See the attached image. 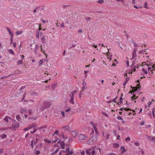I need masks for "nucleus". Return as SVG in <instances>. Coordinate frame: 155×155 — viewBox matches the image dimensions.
Wrapping results in <instances>:
<instances>
[{"label": "nucleus", "mask_w": 155, "mask_h": 155, "mask_svg": "<svg viewBox=\"0 0 155 155\" xmlns=\"http://www.w3.org/2000/svg\"><path fill=\"white\" fill-rule=\"evenodd\" d=\"M97 141V137L96 136H93L87 141V143L91 145H94L96 143Z\"/></svg>", "instance_id": "f257e3e1"}, {"label": "nucleus", "mask_w": 155, "mask_h": 155, "mask_svg": "<svg viewBox=\"0 0 155 155\" xmlns=\"http://www.w3.org/2000/svg\"><path fill=\"white\" fill-rule=\"evenodd\" d=\"M87 155H96L97 151L95 149L93 148L87 149L86 151Z\"/></svg>", "instance_id": "f03ea898"}, {"label": "nucleus", "mask_w": 155, "mask_h": 155, "mask_svg": "<svg viewBox=\"0 0 155 155\" xmlns=\"http://www.w3.org/2000/svg\"><path fill=\"white\" fill-rule=\"evenodd\" d=\"M102 134L103 135V140L106 142L107 140L108 139L110 136V133L108 131L105 130L104 132H102Z\"/></svg>", "instance_id": "7ed1b4c3"}, {"label": "nucleus", "mask_w": 155, "mask_h": 155, "mask_svg": "<svg viewBox=\"0 0 155 155\" xmlns=\"http://www.w3.org/2000/svg\"><path fill=\"white\" fill-rule=\"evenodd\" d=\"M20 126V124L16 120H15L12 123V129L14 130H15L18 128Z\"/></svg>", "instance_id": "20e7f679"}, {"label": "nucleus", "mask_w": 155, "mask_h": 155, "mask_svg": "<svg viewBox=\"0 0 155 155\" xmlns=\"http://www.w3.org/2000/svg\"><path fill=\"white\" fill-rule=\"evenodd\" d=\"M142 71L145 74L148 73V71H147V68H148V64H147L145 62H143L142 63Z\"/></svg>", "instance_id": "39448f33"}, {"label": "nucleus", "mask_w": 155, "mask_h": 155, "mask_svg": "<svg viewBox=\"0 0 155 155\" xmlns=\"http://www.w3.org/2000/svg\"><path fill=\"white\" fill-rule=\"evenodd\" d=\"M87 136L83 134H79L77 136V137L79 140H84L87 139Z\"/></svg>", "instance_id": "423d86ee"}, {"label": "nucleus", "mask_w": 155, "mask_h": 155, "mask_svg": "<svg viewBox=\"0 0 155 155\" xmlns=\"http://www.w3.org/2000/svg\"><path fill=\"white\" fill-rule=\"evenodd\" d=\"M146 137L148 140L150 142H155V137L153 136H150L146 135Z\"/></svg>", "instance_id": "0eeeda50"}, {"label": "nucleus", "mask_w": 155, "mask_h": 155, "mask_svg": "<svg viewBox=\"0 0 155 155\" xmlns=\"http://www.w3.org/2000/svg\"><path fill=\"white\" fill-rule=\"evenodd\" d=\"M12 120V121L14 120L13 119H12V118L11 117H10L8 116H6L4 119V120L5 121V123H8L10 121H11Z\"/></svg>", "instance_id": "6e6552de"}, {"label": "nucleus", "mask_w": 155, "mask_h": 155, "mask_svg": "<svg viewBox=\"0 0 155 155\" xmlns=\"http://www.w3.org/2000/svg\"><path fill=\"white\" fill-rule=\"evenodd\" d=\"M40 131L41 132H47L48 130L46 128V126H42L39 128Z\"/></svg>", "instance_id": "1a4fd4ad"}, {"label": "nucleus", "mask_w": 155, "mask_h": 155, "mask_svg": "<svg viewBox=\"0 0 155 155\" xmlns=\"http://www.w3.org/2000/svg\"><path fill=\"white\" fill-rule=\"evenodd\" d=\"M38 139L36 138L35 140H32L31 143V146L32 149H33L35 145L38 143Z\"/></svg>", "instance_id": "9d476101"}, {"label": "nucleus", "mask_w": 155, "mask_h": 155, "mask_svg": "<svg viewBox=\"0 0 155 155\" xmlns=\"http://www.w3.org/2000/svg\"><path fill=\"white\" fill-rule=\"evenodd\" d=\"M58 143L60 144L61 146V148L62 149H64V143L63 141H59L58 142Z\"/></svg>", "instance_id": "9b49d317"}, {"label": "nucleus", "mask_w": 155, "mask_h": 155, "mask_svg": "<svg viewBox=\"0 0 155 155\" xmlns=\"http://www.w3.org/2000/svg\"><path fill=\"white\" fill-rule=\"evenodd\" d=\"M78 134V132L76 131H74L71 132V135L74 137H76L77 135Z\"/></svg>", "instance_id": "f8f14e48"}, {"label": "nucleus", "mask_w": 155, "mask_h": 155, "mask_svg": "<svg viewBox=\"0 0 155 155\" xmlns=\"http://www.w3.org/2000/svg\"><path fill=\"white\" fill-rule=\"evenodd\" d=\"M69 96H70L71 98V99L70 101V103L71 104H74V102L73 101L74 96L73 95H71V94H70Z\"/></svg>", "instance_id": "ddd939ff"}, {"label": "nucleus", "mask_w": 155, "mask_h": 155, "mask_svg": "<svg viewBox=\"0 0 155 155\" xmlns=\"http://www.w3.org/2000/svg\"><path fill=\"white\" fill-rule=\"evenodd\" d=\"M119 146V144L117 143H113V147L114 148H117Z\"/></svg>", "instance_id": "4468645a"}, {"label": "nucleus", "mask_w": 155, "mask_h": 155, "mask_svg": "<svg viewBox=\"0 0 155 155\" xmlns=\"http://www.w3.org/2000/svg\"><path fill=\"white\" fill-rule=\"evenodd\" d=\"M121 153H123L126 152L125 147L123 146L120 147Z\"/></svg>", "instance_id": "2eb2a0df"}, {"label": "nucleus", "mask_w": 155, "mask_h": 155, "mask_svg": "<svg viewBox=\"0 0 155 155\" xmlns=\"http://www.w3.org/2000/svg\"><path fill=\"white\" fill-rule=\"evenodd\" d=\"M92 125V127L94 128V130L97 129V124H94L93 122H91L90 123Z\"/></svg>", "instance_id": "dca6fc26"}, {"label": "nucleus", "mask_w": 155, "mask_h": 155, "mask_svg": "<svg viewBox=\"0 0 155 155\" xmlns=\"http://www.w3.org/2000/svg\"><path fill=\"white\" fill-rule=\"evenodd\" d=\"M33 127L32 126H28L27 127L24 128L23 130L24 131H26L31 129Z\"/></svg>", "instance_id": "f3484780"}, {"label": "nucleus", "mask_w": 155, "mask_h": 155, "mask_svg": "<svg viewBox=\"0 0 155 155\" xmlns=\"http://www.w3.org/2000/svg\"><path fill=\"white\" fill-rule=\"evenodd\" d=\"M152 69L151 71L152 73L154 74H155V64H154L152 67Z\"/></svg>", "instance_id": "a211bd4d"}, {"label": "nucleus", "mask_w": 155, "mask_h": 155, "mask_svg": "<svg viewBox=\"0 0 155 155\" xmlns=\"http://www.w3.org/2000/svg\"><path fill=\"white\" fill-rule=\"evenodd\" d=\"M6 28L9 34L11 36H12V37H13V34L12 33V32H11V30L10 29V28Z\"/></svg>", "instance_id": "6ab92c4d"}, {"label": "nucleus", "mask_w": 155, "mask_h": 155, "mask_svg": "<svg viewBox=\"0 0 155 155\" xmlns=\"http://www.w3.org/2000/svg\"><path fill=\"white\" fill-rule=\"evenodd\" d=\"M62 128L64 130H69L70 129V128L68 126H66L64 127H62Z\"/></svg>", "instance_id": "aec40b11"}, {"label": "nucleus", "mask_w": 155, "mask_h": 155, "mask_svg": "<svg viewBox=\"0 0 155 155\" xmlns=\"http://www.w3.org/2000/svg\"><path fill=\"white\" fill-rule=\"evenodd\" d=\"M0 137L2 139H5L7 137V136L5 134H2L0 135Z\"/></svg>", "instance_id": "412c9836"}, {"label": "nucleus", "mask_w": 155, "mask_h": 155, "mask_svg": "<svg viewBox=\"0 0 155 155\" xmlns=\"http://www.w3.org/2000/svg\"><path fill=\"white\" fill-rule=\"evenodd\" d=\"M137 56V54L135 52H133L132 54V57L131 58V60H132L134 58Z\"/></svg>", "instance_id": "4be33fe9"}, {"label": "nucleus", "mask_w": 155, "mask_h": 155, "mask_svg": "<svg viewBox=\"0 0 155 155\" xmlns=\"http://www.w3.org/2000/svg\"><path fill=\"white\" fill-rule=\"evenodd\" d=\"M23 32V31H16L15 33L16 35H18L21 34Z\"/></svg>", "instance_id": "5701e85b"}, {"label": "nucleus", "mask_w": 155, "mask_h": 155, "mask_svg": "<svg viewBox=\"0 0 155 155\" xmlns=\"http://www.w3.org/2000/svg\"><path fill=\"white\" fill-rule=\"evenodd\" d=\"M116 98H115L114 99H113V100L109 101H108V103H111L113 102L114 101L116 103H117V101H116Z\"/></svg>", "instance_id": "b1692460"}, {"label": "nucleus", "mask_w": 155, "mask_h": 155, "mask_svg": "<svg viewBox=\"0 0 155 155\" xmlns=\"http://www.w3.org/2000/svg\"><path fill=\"white\" fill-rule=\"evenodd\" d=\"M36 37L38 38H40L39 31L38 30L36 32Z\"/></svg>", "instance_id": "393cba45"}, {"label": "nucleus", "mask_w": 155, "mask_h": 155, "mask_svg": "<svg viewBox=\"0 0 155 155\" xmlns=\"http://www.w3.org/2000/svg\"><path fill=\"white\" fill-rule=\"evenodd\" d=\"M16 119L18 121H20L21 120V117L19 115H17L16 116Z\"/></svg>", "instance_id": "a878e982"}, {"label": "nucleus", "mask_w": 155, "mask_h": 155, "mask_svg": "<svg viewBox=\"0 0 155 155\" xmlns=\"http://www.w3.org/2000/svg\"><path fill=\"white\" fill-rule=\"evenodd\" d=\"M148 68H147V69L148 70V72L149 73H150V72H151V71H151V69H152V67H149L148 65Z\"/></svg>", "instance_id": "bb28decb"}, {"label": "nucleus", "mask_w": 155, "mask_h": 155, "mask_svg": "<svg viewBox=\"0 0 155 155\" xmlns=\"http://www.w3.org/2000/svg\"><path fill=\"white\" fill-rule=\"evenodd\" d=\"M23 61L21 60H19L17 61V63L18 64H22Z\"/></svg>", "instance_id": "cd10ccee"}, {"label": "nucleus", "mask_w": 155, "mask_h": 155, "mask_svg": "<svg viewBox=\"0 0 155 155\" xmlns=\"http://www.w3.org/2000/svg\"><path fill=\"white\" fill-rule=\"evenodd\" d=\"M73 153V152L72 150H71V151L69 152V153H68L66 155H70V154H72Z\"/></svg>", "instance_id": "c85d7f7f"}, {"label": "nucleus", "mask_w": 155, "mask_h": 155, "mask_svg": "<svg viewBox=\"0 0 155 155\" xmlns=\"http://www.w3.org/2000/svg\"><path fill=\"white\" fill-rule=\"evenodd\" d=\"M44 141L46 143H51V141L50 140H48L47 139H45L44 140Z\"/></svg>", "instance_id": "c756f323"}, {"label": "nucleus", "mask_w": 155, "mask_h": 155, "mask_svg": "<svg viewBox=\"0 0 155 155\" xmlns=\"http://www.w3.org/2000/svg\"><path fill=\"white\" fill-rule=\"evenodd\" d=\"M76 93H77L76 90H75L73 91H72L71 92V95H73V96H74V94Z\"/></svg>", "instance_id": "7c9ffc66"}, {"label": "nucleus", "mask_w": 155, "mask_h": 155, "mask_svg": "<svg viewBox=\"0 0 155 155\" xmlns=\"http://www.w3.org/2000/svg\"><path fill=\"white\" fill-rule=\"evenodd\" d=\"M104 2V1L103 0H99L97 1V2L100 4H102Z\"/></svg>", "instance_id": "2f4dec72"}, {"label": "nucleus", "mask_w": 155, "mask_h": 155, "mask_svg": "<svg viewBox=\"0 0 155 155\" xmlns=\"http://www.w3.org/2000/svg\"><path fill=\"white\" fill-rule=\"evenodd\" d=\"M117 119L118 120H123V118L121 117L120 116H118L117 117Z\"/></svg>", "instance_id": "473e14b6"}, {"label": "nucleus", "mask_w": 155, "mask_h": 155, "mask_svg": "<svg viewBox=\"0 0 155 155\" xmlns=\"http://www.w3.org/2000/svg\"><path fill=\"white\" fill-rule=\"evenodd\" d=\"M124 110L125 111H128L130 110H131L130 108H126V107L124 108Z\"/></svg>", "instance_id": "72a5a7b5"}, {"label": "nucleus", "mask_w": 155, "mask_h": 155, "mask_svg": "<svg viewBox=\"0 0 155 155\" xmlns=\"http://www.w3.org/2000/svg\"><path fill=\"white\" fill-rule=\"evenodd\" d=\"M40 153V152L39 150L36 151L35 154L36 155H38Z\"/></svg>", "instance_id": "f704fd0d"}, {"label": "nucleus", "mask_w": 155, "mask_h": 155, "mask_svg": "<svg viewBox=\"0 0 155 155\" xmlns=\"http://www.w3.org/2000/svg\"><path fill=\"white\" fill-rule=\"evenodd\" d=\"M135 145L137 146H140V144L138 142H135L134 143Z\"/></svg>", "instance_id": "c9c22d12"}, {"label": "nucleus", "mask_w": 155, "mask_h": 155, "mask_svg": "<svg viewBox=\"0 0 155 155\" xmlns=\"http://www.w3.org/2000/svg\"><path fill=\"white\" fill-rule=\"evenodd\" d=\"M130 137H128L127 138H125V141H130Z\"/></svg>", "instance_id": "e433bc0d"}, {"label": "nucleus", "mask_w": 155, "mask_h": 155, "mask_svg": "<svg viewBox=\"0 0 155 155\" xmlns=\"http://www.w3.org/2000/svg\"><path fill=\"white\" fill-rule=\"evenodd\" d=\"M36 129L34 128V129H33V130H31V131H30V133H31V134H33V133H34L35 132V131H36Z\"/></svg>", "instance_id": "4c0bfd02"}, {"label": "nucleus", "mask_w": 155, "mask_h": 155, "mask_svg": "<svg viewBox=\"0 0 155 155\" xmlns=\"http://www.w3.org/2000/svg\"><path fill=\"white\" fill-rule=\"evenodd\" d=\"M94 130H95V133L96 134L98 135H99L100 133L98 132V131L97 129Z\"/></svg>", "instance_id": "58836bf2"}, {"label": "nucleus", "mask_w": 155, "mask_h": 155, "mask_svg": "<svg viewBox=\"0 0 155 155\" xmlns=\"http://www.w3.org/2000/svg\"><path fill=\"white\" fill-rule=\"evenodd\" d=\"M148 5L147 4V3L146 2L145 3L144 5V7L146 8H148V7H147Z\"/></svg>", "instance_id": "ea45409f"}, {"label": "nucleus", "mask_w": 155, "mask_h": 155, "mask_svg": "<svg viewBox=\"0 0 155 155\" xmlns=\"http://www.w3.org/2000/svg\"><path fill=\"white\" fill-rule=\"evenodd\" d=\"M56 85H57L56 84H53L52 85L51 87L53 90H54V89L55 88V87L56 86Z\"/></svg>", "instance_id": "a19ab883"}, {"label": "nucleus", "mask_w": 155, "mask_h": 155, "mask_svg": "<svg viewBox=\"0 0 155 155\" xmlns=\"http://www.w3.org/2000/svg\"><path fill=\"white\" fill-rule=\"evenodd\" d=\"M28 115L29 116L31 115V110L30 109L29 110L28 113Z\"/></svg>", "instance_id": "79ce46f5"}, {"label": "nucleus", "mask_w": 155, "mask_h": 155, "mask_svg": "<svg viewBox=\"0 0 155 155\" xmlns=\"http://www.w3.org/2000/svg\"><path fill=\"white\" fill-rule=\"evenodd\" d=\"M60 149L59 148H58L55 150V151L54 152L56 153L57 152H58L59 151Z\"/></svg>", "instance_id": "37998d69"}, {"label": "nucleus", "mask_w": 155, "mask_h": 155, "mask_svg": "<svg viewBox=\"0 0 155 155\" xmlns=\"http://www.w3.org/2000/svg\"><path fill=\"white\" fill-rule=\"evenodd\" d=\"M69 150L70 149L69 147L67 148L65 150L66 151L67 153H69V152L71 151H69Z\"/></svg>", "instance_id": "c03bdc74"}, {"label": "nucleus", "mask_w": 155, "mask_h": 155, "mask_svg": "<svg viewBox=\"0 0 155 155\" xmlns=\"http://www.w3.org/2000/svg\"><path fill=\"white\" fill-rule=\"evenodd\" d=\"M60 26L61 27V28H62V27H64V23H61L60 25Z\"/></svg>", "instance_id": "a18cd8bd"}, {"label": "nucleus", "mask_w": 155, "mask_h": 155, "mask_svg": "<svg viewBox=\"0 0 155 155\" xmlns=\"http://www.w3.org/2000/svg\"><path fill=\"white\" fill-rule=\"evenodd\" d=\"M47 105H45V107H46L47 108H48L51 105V104H46Z\"/></svg>", "instance_id": "49530a36"}, {"label": "nucleus", "mask_w": 155, "mask_h": 155, "mask_svg": "<svg viewBox=\"0 0 155 155\" xmlns=\"http://www.w3.org/2000/svg\"><path fill=\"white\" fill-rule=\"evenodd\" d=\"M81 155H84V154H85L84 151V150H83L81 152Z\"/></svg>", "instance_id": "de8ad7c7"}, {"label": "nucleus", "mask_w": 155, "mask_h": 155, "mask_svg": "<svg viewBox=\"0 0 155 155\" xmlns=\"http://www.w3.org/2000/svg\"><path fill=\"white\" fill-rule=\"evenodd\" d=\"M61 113L63 117H64L65 116V112L64 111H62L61 112Z\"/></svg>", "instance_id": "09e8293b"}, {"label": "nucleus", "mask_w": 155, "mask_h": 155, "mask_svg": "<svg viewBox=\"0 0 155 155\" xmlns=\"http://www.w3.org/2000/svg\"><path fill=\"white\" fill-rule=\"evenodd\" d=\"M43 61L41 60L39 61V64L40 65H41L43 64Z\"/></svg>", "instance_id": "8fccbe9b"}, {"label": "nucleus", "mask_w": 155, "mask_h": 155, "mask_svg": "<svg viewBox=\"0 0 155 155\" xmlns=\"http://www.w3.org/2000/svg\"><path fill=\"white\" fill-rule=\"evenodd\" d=\"M9 52L12 54L14 55V52H13V51H12V50L10 49V50H9Z\"/></svg>", "instance_id": "3c124183"}, {"label": "nucleus", "mask_w": 155, "mask_h": 155, "mask_svg": "<svg viewBox=\"0 0 155 155\" xmlns=\"http://www.w3.org/2000/svg\"><path fill=\"white\" fill-rule=\"evenodd\" d=\"M145 124V122L144 121H142L140 122V125L142 126L144 125Z\"/></svg>", "instance_id": "603ef678"}, {"label": "nucleus", "mask_w": 155, "mask_h": 155, "mask_svg": "<svg viewBox=\"0 0 155 155\" xmlns=\"http://www.w3.org/2000/svg\"><path fill=\"white\" fill-rule=\"evenodd\" d=\"M58 130H56L54 133V135H53V136L55 134H56L57 135H58Z\"/></svg>", "instance_id": "864d4df0"}, {"label": "nucleus", "mask_w": 155, "mask_h": 155, "mask_svg": "<svg viewBox=\"0 0 155 155\" xmlns=\"http://www.w3.org/2000/svg\"><path fill=\"white\" fill-rule=\"evenodd\" d=\"M85 19L87 21H88V20L89 21L91 19V18L86 17Z\"/></svg>", "instance_id": "5fc2aeb1"}, {"label": "nucleus", "mask_w": 155, "mask_h": 155, "mask_svg": "<svg viewBox=\"0 0 155 155\" xmlns=\"http://www.w3.org/2000/svg\"><path fill=\"white\" fill-rule=\"evenodd\" d=\"M13 46L14 48H15L16 46V42L14 43L13 44Z\"/></svg>", "instance_id": "6e6d98bb"}, {"label": "nucleus", "mask_w": 155, "mask_h": 155, "mask_svg": "<svg viewBox=\"0 0 155 155\" xmlns=\"http://www.w3.org/2000/svg\"><path fill=\"white\" fill-rule=\"evenodd\" d=\"M152 101L150 102V101H149V102L148 103V107H150V106L151 104Z\"/></svg>", "instance_id": "4d7b16f0"}, {"label": "nucleus", "mask_w": 155, "mask_h": 155, "mask_svg": "<svg viewBox=\"0 0 155 155\" xmlns=\"http://www.w3.org/2000/svg\"><path fill=\"white\" fill-rule=\"evenodd\" d=\"M41 40L42 41H45V37L44 36H43L41 38Z\"/></svg>", "instance_id": "13d9d810"}, {"label": "nucleus", "mask_w": 155, "mask_h": 155, "mask_svg": "<svg viewBox=\"0 0 155 155\" xmlns=\"http://www.w3.org/2000/svg\"><path fill=\"white\" fill-rule=\"evenodd\" d=\"M132 114H133V115H134L136 114H134L133 113L130 112L128 114L129 116H130Z\"/></svg>", "instance_id": "bf43d9fd"}, {"label": "nucleus", "mask_w": 155, "mask_h": 155, "mask_svg": "<svg viewBox=\"0 0 155 155\" xmlns=\"http://www.w3.org/2000/svg\"><path fill=\"white\" fill-rule=\"evenodd\" d=\"M135 97V96L133 95V97H131L132 100H133V99H136L137 98V97H136L135 98H134V97Z\"/></svg>", "instance_id": "052dcab7"}, {"label": "nucleus", "mask_w": 155, "mask_h": 155, "mask_svg": "<svg viewBox=\"0 0 155 155\" xmlns=\"http://www.w3.org/2000/svg\"><path fill=\"white\" fill-rule=\"evenodd\" d=\"M127 81H125L124 83H123V86H125L127 83Z\"/></svg>", "instance_id": "680f3d73"}, {"label": "nucleus", "mask_w": 155, "mask_h": 155, "mask_svg": "<svg viewBox=\"0 0 155 155\" xmlns=\"http://www.w3.org/2000/svg\"><path fill=\"white\" fill-rule=\"evenodd\" d=\"M152 113H155V108L154 107L152 109Z\"/></svg>", "instance_id": "e2e57ef3"}, {"label": "nucleus", "mask_w": 155, "mask_h": 155, "mask_svg": "<svg viewBox=\"0 0 155 155\" xmlns=\"http://www.w3.org/2000/svg\"><path fill=\"white\" fill-rule=\"evenodd\" d=\"M82 29H80L78 31V33H81L82 32Z\"/></svg>", "instance_id": "0e129e2a"}, {"label": "nucleus", "mask_w": 155, "mask_h": 155, "mask_svg": "<svg viewBox=\"0 0 155 155\" xmlns=\"http://www.w3.org/2000/svg\"><path fill=\"white\" fill-rule=\"evenodd\" d=\"M147 128H151V125L149 124L147 126Z\"/></svg>", "instance_id": "69168bd1"}, {"label": "nucleus", "mask_w": 155, "mask_h": 155, "mask_svg": "<svg viewBox=\"0 0 155 155\" xmlns=\"http://www.w3.org/2000/svg\"><path fill=\"white\" fill-rule=\"evenodd\" d=\"M132 2L134 4L136 3V2L135 0H132Z\"/></svg>", "instance_id": "338daca9"}, {"label": "nucleus", "mask_w": 155, "mask_h": 155, "mask_svg": "<svg viewBox=\"0 0 155 155\" xmlns=\"http://www.w3.org/2000/svg\"><path fill=\"white\" fill-rule=\"evenodd\" d=\"M109 155H116V154L114 153H109Z\"/></svg>", "instance_id": "774afa93"}]
</instances>
